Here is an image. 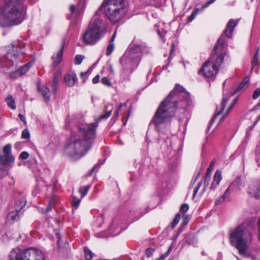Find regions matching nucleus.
I'll list each match as a JSON object with an SVG mask.
<instances>
[{"mask_svg": "<svg viewBox=\"0 0 260 260\" xmlns=\"http://www.w3.org/2000/svg\"><path fill=\"white\" fill-rule=\"evenodd\" d=\"M188 97V93L184 91L183 87L177 85L167 98L161 102L151 121V124H154L158 132V143L160 140L166 142L168 139L166 133L169 131L171 119L175 115L177 99L183 98L187 101Z\"/></svg>", "mask_w": 260, "mask_h": 260, "instance_id": "nucleus-1", "label": "nucleus"}, {"mask_svg": "<svg viewBox=\"0 0 260 260\" xmlns=\"http://www.w3.org/2000/svg\"><path fill=\"white\" fill-rule=\"evenodd\" d=\"M98 125L97 122L79 125L72 132L70 143L64 148V153L77 159L84 156L92 147Z\"/></svg>", "mask_w": 260, "mask_h": 260, "instance_id": "nucleus-2", "label": "nucleus"}, {"mask_svg": "<svg viewBox=\"0 0 260 260\" xmlns=\"http://www.w3.org/2000/svg\"><path fill=\"white\" fill-rule=\"evenodd\" d=\"M253 238L251 228L246 223H242L236 227L230 233V242L236 248L240 255L244 258L254 260L256 258L248 252V244Z\"/></svg>", "mask_w": 260, "mask_h": 260, "instance_id": "nucleus-3", "label": "nucleus"}, {"mask_svg": "<svg viewBox=\"0 0 260 260\" xmlns=\"http://www.w3.org/2000/svg\"><path fill=\"white\" fill-rule=\"evenodd\" d=\"M149 52V48L144 43L130 45L128 51L120 58L123 68L121 74L123 80L128 79L129 74L138 67L142 55Z\"/></svg>", "mask_w": 260, "mask_h": 260, "instance_id": "nucleus-4", "label": "nucleus"}, {"mask_svg": "<svg viewBox=\"0 0 260 260\" xmlns=\"http://www.w3.org/2000/svg\"><path fill=\"white\" fill-rule=\"evenodd\" d=\"M225 43V37L223 35H222L217 40L211 56L205 62L199 71V73L202 72L205 77L211 78L216 75L218 73L219 68L226 55L225 52H223Z\"/></svg>", "mask_w": 260, "mask_h": 260, "instance_id": "nucleus-5", "label": "nucleus"}, {"mask_svg": "<svg viewBox=\"0 0 260 260\" xmlns=\"http://www.w3.org/2000/svg\"><path fill=\"white\" fill-rule=\"evenodd\" d=\"M23 3L22 0H8L2 10V17L0 25L7 27L20 23L22 20Z\"/></svg>", "mask_w": 260, "mask_h": 260, "instance_id": "nucleus-6", "label": "nucleus"}, {"mask_svg": "<svg viewBox=\"0 0 260 260\" xmlns=\"http://www.w3.org/2000/svg\"><path fill=\"white\" fill-rule=\"evenodd\" d=\"M107 18L113 24L124 19L128 11L125 0H105L100 7Z\"/></svg>", "mask_w": 260, "mask_h": 260, "instance_id": "nucleus-7", "label": "nucleus"}, {"mask_svg": "<svg viewBox=\"0 0 260 260\" xmlns=\"http://www.w3.org/2000/svg\"><path fill=\"white\" fill-rule=\"evenodd\" d=\"M9 256L10 260H45L41 250L32 248L23 250L17 248L11 252Z\"/></svg>", "mask_w": 260, "mask_h": 260, "instance_id": "nucleus-8", "label": "nucleus"}, {"mask_svg": "<svg viewBox=\"0 0 260 260\" xmlns=\"http://www.w3.org/2000/svg\"><path fill=\"white\" fill-rule=\"evenodd\" d=\"M229 99H230V97L229 96H225L224 95H223L221 103L220 106L217 107L216 110V113L215 114L214 116L211 119L210 122L213 123V121L215 120V118H217V116L221 113H223V115L220 118L219 122H221L225 119L226 116L231 111V110L232 109L234 105L236 104V103L237 101V98L234 99V100H233L232 103H231L229 105V106L227 107V108L224 110V108L228 103V102Z\"/></svg>", "mask_w": 260, "mask_h": 260, "instance_id": "nucleus-9", "label": "nucleus"}, {"mask_svg": "<svg viewBox=\"0 0 260 260\" xmlns=\"http://www.w3.org/2000/svg\"><path fill=\"white\" fill-rule=\"evenodd\" d=\"M25 44L20 40L14 42L11 44L12 48L8 49L6 54V57L13 63L18 61L21 55H23L25 51L23 48Z\"/></svg>", "mask_w": 260, "mask_h": 260, "instance_id": "nucleus-10", "label": "nucleus"}, {"mask_svg": "<svg viewBox=\"0 0 260 260\" xmlns=\"http://www.w3.org/2000/svg\"><path fill=\"white\" fill-rule=\"evenodd\" d=\"M101 36L98 31L88 26L81 35L80 39L85 44L93 45L98 42Z\"/></svg>", "mask_w": 260, "mask_h": 260, "instance_id": "nucleus-11", "label": "nucleus"}, {"mask_svg": "<svg viewBox=\"0 0 260 260\" xmlns=\"http://www.w3.org/2000/svg\"><path fill=\"white\" fill-rule=\"evenodd\" d=\"M3 155L0 156V163L7 166L14 165L15 158L12 155V146L7 144L3 148Z\"/></svg>", "mask_w": 260, "mask_h": 260, "instance_id": "nucleus-12", "label": "nucleus"}, {"mask_svg": "<svg viewBox=\"0 0 260 260\" xmlns=\"http://www.w3.org/2000/svg\"><path fill=\"white\" fill-rule=\"evenodd\" d=\"M88 26L98 31L101 36L106 28L105 21L97 14L93 16Z\"/></svg>", "mask_w": 260, "mask_h": 260, "instance_id": "nucleus-13", "label": "nucleus"}, {"mask_svg": "<svg viewBox=\"0 0 260 260\" xmlns=\"http://www.w3.org/2000/svg\"><path fill=\"white\" fill-rule=\"evenodd\" d=\"M64 45V41H63L62 43L61 47L60 50H59L56 53L54 54L52 56V66L54 67H57L58 64H59L62 60Z\"/></svg>", "mask_w": 260, "mask_h": 260, "instance_id": "nucleus-14", "label": "nucleus"}, {"mask_svg": "<svg viewBox=\"0 0 260 260\" xmlns=\"http://www.w3.org/2000/svg\"><path fill=\"white\" fill-rule=\"evenodd\" d=\"M64 80L67 86L73 87L77 81V77L75 73L69 72L64 76Z\"/></svg>", "mask_w": 260, "mask_h": 260, "instance_id": "nucleus-15", "label": "nucleus"}, {"mask_svg": "<svg viewBox=\"0 0 260 260\" xmlns=\"http://www.w3.org/2000/svg\"><path fill=\"white\" fill-rule=\"evenodd\" d=\"M238 24V20L230 19L226 25L224 32L229 38H232V32Z\"/></svg>", "mask_w": 260, "mask_h": 260, "instance_id": "nucleus-16", "label": "nucleus"}, {"mask_svg": "<svg viewBox=\"0 0 260 260\" xmlns=\"http://www.w3.org/2000/svg\"><path fill=\"white\" fill-rule=\"evenodd\" d=\"M216 0H210L207 3L204 4L202 6V7L200 10L198 8L195 9L192 12L190 15L188 17L187 22H190L192 21L194 19V18L196 17V15L198 14L199 11L203 12L205 9L208 7L211 4L213 3Z\"/></svg>", "mask_w": 260, "mask_h": 260, "instance_id": "nucleus-17", "label": "nucleus"}, {"mask_svg": "<svg viewBox=\"0 0 260 260\" xmlns=\"http://www.w3.org/2000/svg\"><path fill=\"white\" fill-rule=\"evenodd\" d=\"M222 179L221 171L217 170L215 172L214 177L213 180L211 183L210 189L212 190H214L219 185L220 181Z\"/></svg>", "mask_w": 260, "mask_h": 260, "instance_id": "nucleus-18", "label": "nucleus"}, {"mask_svg": "<svg viewBox=\"0 0 260 260\" xmlns=\"http://www.w3.org/2000/svg\"><path fill=\"white\" fill-rule=\"evenodd\" d=\"M248 193L256 199L260 198V186L251 185L248 189Z\"/></svg>", "mask_w": 260, "mask_h": 260, "instance_id": "nucleus-19", "label": "nucleus"}, {"mask_svg": "<svg viewBox=\"0 0 260 260\" xmlns=\"http://www.w3.org/2000/svg\"><path fill=\"white\" fill-rule=\"evenodd\" d=\"M60 73L58 72L55 74L53 77L52 83V92L54 93H55L57 92L59 85V79L60 78Z\"/></svg>", "mask_w": 260, "mask_h": 260, "instance_id": "nucleus-20", "label": "nucleus"}, {"mask_svg": "<svg viewBox=\"0 0 260 260\" xmlns=\"http://www.w3.org/2000/svg\"><path fill=\"white\" fill-rule=\"evenodd\" d=\"M249 80L248 77H246L234 89L233 93L232 94H235L241 91L247 84Z\"/></svg>", "mask_w": 260, "mask_h": 260, "instance_id": "nucleus-21", "label": "nucleus"}, {"mask_svg": "<svg viewBox=\"0 0 260 260\" xmlns=\"http://www.w3.org/2000/svg\"><path fill=\"white\" fill-rule=\"evenodd\" d=\"M39 91L41 92L46 101L50 100V92L49 88L45 86L38 87Z\"/></svg>", "mask_w": 260, "mask_h": 260, "instance_id": "nucleus-22", "label": "nucleus"}, {"mask_svg": "<svg viewBox=\"0 0 260 260\" xmlns=\"http://www.w3.org/2000/svg\"><path fill=\"white\" fill-rule=\"evenodd\" d=\"M26 200L25 198H21L18 200L14 205L15 209L17 211H20V210L25 206Z\"/></svg>", "mask_w": 260, "mask_h": 260, "instance_id": "nucleus-23", "label": "nucleus"}, {"mask_svg": "<svg viewBox=\"0 0 260 260\" xmlns=\"http://www.w3.org/2000/svg\"><path fill=\"white\" fill-rule=\"evenodd\" d=\"M6 101L9 108L12 110H15L16 108L15 100L11 95H8L6 99Z\"/></svg>", "mask_w": 260, "mask_h": 260, "instance_id": "nucleus-24", "label": "nucleus"}, {"mask_svg": "<svg viewBox=\"0 0 260 260\" xmlns=\"http://www.w3.org/2000/svg\"><path fill=\"white\" fill-rule=\"evenodd\" d=\"M20 211H17L15 209V211L10 212L8 215V219L11 221L16 220L18 218V213Z\"/></svg>", "mask_w": 260, "mask_h": 260, "instance_id": "nucleus-25", "label": "nucleus"}, {"mask_svg": "<svg viewBox=\"0 0 260 260\" xmlns=\"http://www.w3.org/2000/svg\"><path fill=\"white\" fill-rule=\"evenodd\" d=\"M211 174H212V172H210V170L207 171L206 176L205 177L204 181V189H205L206 187H207L208 186V185H209V183H210V179H211Z\"/></svg>", "mask_w": 260, "mask_h": 260, "instance_id": "nucleus-26", "label": "nucleus"}, {"mask_svg": "<svg viewBox=\"0 0 260 260\" xmlns=\"http://www.w3.org/2000/svg\"><path fill=\"white\" fill-rule=\"evenodd\" d=\"M32 63L31 62H29L20 68V69L19 70V71L20 72L22 76L25 74L28 71L29 68L31 67Z\"/></svg>", "mask_w": 260, "mask_h": 260, "instance_id": "nucleus-27", "label": "nucleus"}, {"mask_svg": "<svg viewBox=\"0 0 260 260\" xmlns=\"http://www.w3.org/2000/svg\"><path fill=\"white\" fill-rule=\"evenodd\" d=\"M90 188V185H87L85 186L80 188L79 192L81 194V197L82 198H83L87 194Z\"/></svg>", "mask_w": 260, "mask_h": 260, "instance_id": "nucleus-28", "label": "nucleus"}, {"mask_svg": "<svg viewBox=\"0 0 260 260\" xmlns=\"http://www.w3.org/2000/svg\"><path fill=\"white\" fill-rule=\"evenodd\" d=\"M229 194H230L229 188H228L225 190L224 194L221 197L219 198L215 201V204H219L222 203L224 201L225 199H226L229 196Z\"/></svg>", "mask_w": 260, "mask_h": 260, "instance_id": "nucleus-29", "label": "nucleus"}, {"mask_svg": "<svg viewBox=\"0 0 260 260\" xmlns=\"http://www.w3.org/2000/svg\"><path fill=\"white\" fill-rule=\"evenodd\" d=\"M85 258L87 260H90L93 256V253L88 248L85 247L84 248Z\"/></svg>", "mask_w": 260, "mask_h": 260, "instance_id": "nucleus-30", "label": "nucleus"}, {"mask_svg": "<svg viewBox=\"0 0 260 260\" xmlns=\"http://www.w3.org/2000/svg\"><path fill=\"white\" fill-rule=\"evenodd\" d=\"M180 217H181V215L180 214L178 213L177 214H176V215L174 218L173 221L171 223L172 228L173 229L176 226V225L178 224V223L179 222V221L180 220Z\"/></svg>", "mask_w": 260, "mask_h": 260, "instance_id": "nucleus-31", "label": "nucleus"}, {"mask_svg": "<svg viewBox=\"0 0 260 260\" xmlns=\"http://www.w3.org/2000/svg\"><path fill=\"white\" fill-rule=\"evenodd\" d=\"M84 58V55L79 54L76 55L75 57V63L78 65L80 64Z\"/></svg>", "mask_w": 260, "mask_h": 260, "instance_id": "nucleus-32", "label": "nucleus"}, {"mask_svg": "<svg viewBox=\"0 0 260 260\" xmlns=\"http://www.w3.org/2000/svg\"><path fill=\"white\" fill-rule=\"evenodd\" d=\"M114 45L113 43L109 42V45L107 48L106 55L108 56L110 55L112 53L113 51L114 50Z\"/></svg>", "mask_w": 260, "mask_h": 260, "instance_id": "nucleus-33", "label": "nucleus"}, {"mask_svg": "<svg viewBox=\"0 0 260 260\" xmlns=\"http://www.w3.org/2000/svg\"><path fill=\"white\" fill-rule=\"evenodd\" d=\"M21 76H22V75L19 70L13 72L10 74V77L13 79H16Z\"/></svg>", "mask_w": 260, "mask_h": 260, "instance_id": "nucleus-34", "label": "nucleus"}, {"mask_svg": "<svg viewBox=\"0 0 260 260\" xmlns=\"http://www.w3.org/2000/svg\"><path fill=\"white\" fill-rule=\"evenodd\" d=\"M101 82L109 87L112 86V83L107 77H104L101 80Z\"/></svg>", "mask_w": 260, "mask_h": 260, "instance_id": "nucleus-35", "label": "nucleus"}, {"mask_svg": "<svg viewBox=\"0 0 260 260\" xmlns=\"http://www.w3.org/2000/svg\"><path fill=\"white\" fill-rule=\"evenodd\" d=\"M112 110L111 109L109 111H107L105 114H102L100 116L99 119V120H102L104 119H107L112 114Z\"/></svg>", "mask_w": 260, "mask_h": 260, "instance_id": "nucleus-36", "label": "nucleus"}, {"mask_svg": "<svg viewBox=\"0 0 260 260\" xmlns=\"http://www.w3.org/2000/svg\"><path fill=\"white\" fill-rule=\"evenodd\" d=\"M260 96V88H256L252 94V99H257Z\"/></svg>", "mask_w": 260, "mask_h": 260, "instance_id": "nucleus-37", "label": "nucleus"}, {"mask_svg": "<svg viewBox=\"0 0 260 260\" xmlns=\"http://www.w3.org/2000/svg\"><path fill=\"white\" fill-rule=\"evenodd\" d=\"M55 203V200L54 199H51L49 202L48 203V205L46 208V212H48V211H50L52 208V206L53 204H54Z\"/></svg>", "mask_w": 260, "mask_h": 260, "instance_id": "nucleus-38", "label": "nucleus"}, {"mask_svg": "<svg viewBox=\"0 0 260 260\" xmlns=\"http://www.w3.org/2000/svg\"><path fill=\"white\" fill-rule=\"evenodd\" d=\"M80 203V201L76 197L73 198L72 205L75 208H77Z\"/></svg>", "mask_w": 260, "mask_h": 260, "instance_id": "nucleus-39", "label": "nucleus"}, {"mask_svg": "<svg viewBox=\"0 0 260 260\" xmlns=\"http://www.w3.org/2000/svg\"><path fill=\"white\" fill-rule=\"evenodd\" d=\"M22 137L24 139H27L30 137V134L28 130L27 129H25L22 131Z\"/></svg>", "mask_w": 260, "mask_h": 260, "instance_id": "nucleus-40", "label": "nucleus"}, {"mask_svg": "<svg viewBox=\"0 0 260 260\" xmlns=\"http://www.w3.org/2000/svg\"><path fill=\"white\" fill-rule=\"evenodd\" d=\"M189 206L187 204H183L181 205L180 208V211L182 212H186L188 211Z\"/></svg>", "mask_w": 260, "mask_h": 260, "instance_id": "nucleus-41", "label": "nucleus"}, {"mask_svg": "<svg viewBox=\"0 0 260 260\" xmlns=\"http://www.w3.org/2000/svg\"><path fill=\"white\" fill-rule=\"evenodd\" d=\"M154 251V249H153V248H148L146 249V256L148 257H150L153 252Z\"/></svg>", "mask_w": 260, "mask_h": 260, "instance_id": "nucleus-42", "label": "nucleus"}, {"mask_svg": "<svg viewBox=\"0 0 260 260\" xmlns=\"http://www.w3.org/2000/svg\"><path fill=\"white\" fill-rule=\"evenodd\" d=\"M28 156H29V154L26 151L22 152L20 155V157L22 159H26L28 157Z\"/></svg>", "mask_w": 260, "mask_h": 260, "instance_id": "nucleus-43", "label": "nucleus"}, {"mask_svg": "<svg viewBox=\"0 0 260 260\" xmlns=\"http://www.w3.org/2000/svg\"><path fill=\"white\" fill-rule=\"evenodd\" d=\"M202 185V182H200L198 183L197 186L195 188V189L193 190V198H194L198 192L199 189H200V187Z\"/></svg>", "mask_w": 260, "mask_h": 260, "instance_id": "nucleus-44", "label": "nucleus"}, {"mask_svg": "<svg viewBox=\"0 0 260 260\" xmlns=\"http://www.w3.org/2000/svg\"><path fill=\"white\" fill-rule=\"evenodd\" d=\"M170 250H171V248H169V249H168L167 252L166 253L163 254L162 255H161L158 259H159V260L165 259L168 256V254H169Z\"/></svg>", "mask_w": 260, "mask_h": 260, "instance_id": "nucleus-45", "label": "nucleus"}, {"mask_svg": "<svg viewBox=\"0 0 260 260\" xmlns=\"http://www.w3.org/2000/svg\"><path fill=\"white\" fill-rule=\"evenodd\" d=\"M122 106L123 105L122 104H120L119 105L118 109L115 111L114 113L113 118L115 117V118H116L118 116L119 111H120V109L122 108Z\"/></svg>", "mask_w": 260, "mask_h": 260, "instance_id": "nucleus-46", "label": "nucleus"}, {"mask_svg": "<svg viewBox=\"0 0 260 260\" xmlns=\"http://www.w3.org/2000/svg\"><path fill=\"white\" fill-rule=\"evenodd\" d=\"M215 165V161L214 160H212V161L210 163L209 167L208 168L207 171L210 170V172H212V171L214 169V167Z\"/></svg>", "mask_w": 260, "mask_h": 260, "instance_id": "nucleus-47", "label": "nucleus"}, {"mask_svg": "<svg viewBox=\"0 0 260 260\" xmlns=\"http://www.w3.org/2000/svg\"><path fill=\"white\" fill-rule=\"evenodd\" d=\"M100 80V76L96 75L92 79V83L94 84H96L99 82Z\"/></svg>", "mask_w": 260, "mask_h": 260, "instance_id": "nucleus-48", "label": "nucleus"}, {"mask_svg": "<svg viewBox=\"0 0 260 260\" xmlns=\"http://www.w3.org/2000/svg\"><path fill=\"white\" fill-rule=\"evenodd\" d=\"M258 62V58H256V57H253L252 62V66L253 68L254 66H255Z\"/></svg>", "mask_w": 260, "mask_h": 260, "instance_id": "nucleus-49", "label": "nucleus"}, {"mask_svg": "<svg viewBox=\"0 0 260 260\" xmlns=\"http://www.w3.org/2000/svg\"><path fill=\"white\" fill-rule=\"evenodd\" d=\"M108 70L111 74H114V71L113 68V66L111 64H109Z\"/></svg>", "mask_w": 260, "mask_h": 260, "instance_id": "nucleus-50", "label": "nucleus"}, {"mask_svg": "<svg viewBox=\"0 0 260 260\" xmlns=\"http://www.w3.org/2000/svg\"><path fill=\"white\" fill-rule=\"evenodd\" d=\"M18 117L22 121L24 122V123H26V120H25V118L24 116H23L21 114H18Z\"/></svg>", "mask_w": 260, "mask_h": 260, "instance_id": "nucleus-51", "label": "nucleus"}, {"mask_svg": "<svg viewBox=\"0 0 260 260\" xmlns=\"http://www.w3.org/2000/svg\"><path fill=\"white\" fill-rule=\"evenodd\" d=\"M175 49V44L172 43L171 45V48L170 50V56H172Z\"/></svg>", "mask_w": 260, "mask_h": 260, "instance_id": "nucleus-52", "label": "nucleus"}, {"mask_svg": "<svg viewBox=\"0 0 260 260\" xmlns=\"http://www.w3.org/2000/svg\"><path fill=\"white\" fill-rule=\"evenodd\" d=\"M116 32H114L110 41H109L110 43H113V41L116 37Z\"/></svg>", "mask_w": 260, "mask_h": 260, "instance_id": "nucleus-53", "label": "nucleus"}, {"mask_svg": "<svg viewBox=\"0 0 260 260\" xmlns=\"http://www.w3.org/2000/svg\"><path fill=\"white\" fill-rule=\"evenodd\" d=\"M100 165L99 164H96L94 166V167L92 168V170H91V172L93 173L95 170L97 169L99 167Z\"/></svg>", "mask_w": 260, "mask_h": 260, "instance_id": "nucleus-54", "label": "nucleus"}, {"mask_svg": "<svg viewBox=\"0 0 260 260\" xmlns=\"http://www.w3.org/2000/svg\"><path fill=\"white\" fill-rule=\"evenodd\" d=\"M71 13H73L75 11V7L74 5H71L70 8Z\"/></svg>", "mask_w": 260, "mask_h": 260, "instance_id": "nucleus-55", "label": "nucleus"}, {"mask_svg": "<svg viewBox=\"0 0 260 260\" xmlns=\"http://www.w3.org/2000/svg\"><path fill=\"white\" fill-rule=\"evenodd\" d=\"M86 75H87V72H83V73H81V77L82 79L84 81H85V79H84V77L85 76H86Z\"/></svg>", "mask_w": 260, "mask_h": 260, "instance_id": "nucleus-56", "label": "nucleus"}, {"mask_svg": "<svg viewBox=\"0 0 260 260\" xmlns=\"http://www.w3.org/2000/svg\"><path fill=\"white\" fill-rule=\"evenodd\" d=\"M157 32L158 35L160 37V38H161V39L163 40V41L165 42V41L164 40V37L162 36V35L161 34V32H160V30H157Z\"/></svg>", "mask_w": 260, "mask_h": 260, "instance_id": "nucleus-57", "label": "nucleus"}, {"mask_svg": "<svg viewBox=\"0 0 260 260\" xmlns=\"http://www.w3.org/2000/svg\"><path fill=\"white\" fill-rule=\"evenodd\" d=\"M189 220V218L188 216H185L184 218V223L186 224Z\"/></svg>", "mask_w": 260, "mask_h": 260, "instance_id": "nucleus-58", "label": "nucleus"}, {"mask_svg": "<svg viewBox=\"0 0 260 260\" xmlns=\"http://www.w3.org/2000/svg\"><path fill=\"white\" fill-rule=\"evenodd\" d=\"M257 227L258 231H260V217L258 218L257 221Z\"/></svg>", "mask_w": 260, "mask_h": 260, "instance_id": "nucleus-59", "label": "nucleus"}, {"mask_svg": "<svg viewBox=\"0 0 260 260\" xmlns=\"http://www.w3.org/2000/svg\"><path fill=\"white\" fill-rule=\"evenodd\" d=\"M260 107V102L254 107V109H256Z\"/></svg>", "mask_w": 260, "mask_h": 260, "instance_id": "nucleus-60", "label": "nucleus"}, {"mask_svg": "<svg viewBox=\"0 0 260 260\" xmlns=\"http://www.w3.org/2000/svg\"><path fill=\"white\" fill-rule=\"evenodd\" d=\"M254 57H256V58H258V50L255 53Z\"/></svg>", "mask_w": 260, "mask_h": 260, "instance_id": "nucleus-61", "label": "nucleus"}, {"mask_svg": "<svg viewBox=\"0 0 260 260\" xmlns=\"http://www.w3.org/2000/svg\"><path fill=\"white\" fill-rule=\"evenodd\" d=\"M199 174H198V175L197 176V177H196V178L194 179V181H193V183H194L195 182V181L197 180L198 178V176H199Z\"/></svg>", "mask_w": 260, "mask_h": 260, "instance_id": "nucleus-62", "label": "nucleus"}, {"mask_svg": "<svg viewBox=\"0 0 260 260\" xmlns=\"http://www.w3.org/2000/svg\"><path fill=\"white\" fill-rule=\"evenodd\" d=\"M149 4H150V5H153V4H154V1H150L149 3Z\"/></svg>", "mask_w": 260, "mask_h": 260, "instance_id": "nucleus-63", "label": "nucleus"}, {"mask_svg": "<svg viewBox=\"0 0 260 260\" xmlns=\"http://www.w3.org/2000/svg\"><path fill=\"white\" fill-rule=\"evenodd\" d=\"M258 240L260 241V231H258Z\"/></svg>", "mask_w": 260, "mask_h": 260, "instance_id": "nucleus-64", "label": "nucleus"}]
</instances>
